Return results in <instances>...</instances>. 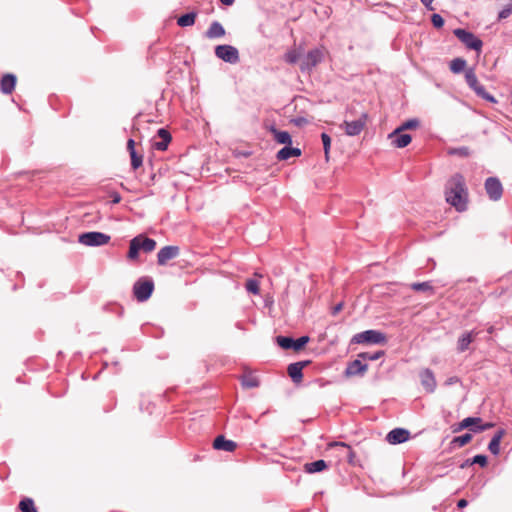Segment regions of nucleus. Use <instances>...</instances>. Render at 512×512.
Listing matches in <instances>:
<instances>
[{
    "label": "nucleus",
    "instance_id": "obj_1",
    "mask_svg": "<svg viewBox=\"0 0 512 512\" xmlns=\"http://www.w3.org/2000/svg\"><path fill=\"white\" fill-rule=\"evenodd\" d=\"M445 196L446 201L457 211L463 212L467 209L468 191L461 174H455L448 180Z\"/></svg>",
    "mask_w": 512,
    "mask_h": 512
},
{
    "label": "nucleus",
    "instance_id": "obj_2",
    "mask_svg": "<svg viewBox=\"0 0 512 512\" xmlns=\"http://www.w3.org/2000/svg\"><path fill=\"white\" fill-rule=\"evenodd\" d=\"M156 247V241L152 238H148L144 235H138L131 239L129 244L128 259L136 260L139 257V251L142 250L145 253L152 252Z\"/></svg>",
    "mask_w": 512,
    "mask_h": 512
},
{
    "label": "nucleus",
    "instance_id": "obj_3",
    "mask_svg": "<svg viewBox=\"0 0 512 512\" xmlns=\"http://www.w3.org/2000/svg\"><path fill=\"white\" fill-rule=\"evenodd\" d=\"M325 53L324 47H316L308 51L300 61V70L303 73H310L318 64L323 62Z\"/></svg>",
    "mask_w": 512,
    "mask_h": 512
},
{
    "label": "nucleus",
    "instance_id": "obj_4",
    "mask_svg": "<svg viewBox=\"0 0 512 512\" xmlns=\"http://www.w3.org/2000/svg\"><path fill=\"white\" fill-rule=\"evenodd\" d=\"M481 423L482 419L480 417H467L453 427V432L457 433L462 431L463 429L469 428L472 432L478 433L488 430L494 426V424L491 422H487L484 424Z\"/></svg>",
    "mask_w": 512,
    "mask_h": 512
},
{
    "label": "nucleus",
    "instance_id": "obj_5",
    "mask_svg": "<svg viewBox=\"0 0 512 512\" xmlns=\"http://www.w3.org/2000/svg\"><path fill=\"white\" fill-rule=\"evenodd\" d=\"M154 290V282L151 278L141 277L133 285V294L139 302L147 301Z\"/></svg>",
    "mask_w": 512,
    "mask_h": 512
},
{
    "label": "nucleus",
    "instance_id": "obj_6",
    "mask_svg": "<svg viewBox=\"0 0 512 512\" xmlns=\"http://www.w3.org/2000/svg\"><path fill=\"white\" fill-rule=\"evenodd\" d=\"M465 80L467 85L476 93L477 96L491 102L496 103L495 97L486 92L483 85H481L477 79V76L472 68H469L465 72Z\"/></svg>",
    "mask_w": 512,
    "mask_h": 512
},
{
    "label": "nucleus",
    "instance_id": "obj_7",
    "mask_svg": "<svg viewBox=\"0 0 512 512\" xmlns=\"http://www.w3.org/2000/svg\"><path fill=\"white\" fill-rule=\"evenodd\" d=\"M111 237L108 234L91 231L85 232L79 235L78 241L80 244L89 246V247H98L103 246L109 243Z\"/></svg>",
    "mask_w": 512,
    "mask_h": 512
},
{
    "label": "nucleus",
    "instance_id": "obj_8",
    "mask_svg": "<svg viewBox=\"0 0 512 512\" xmlns=\"http://www.w3.org/2000/svg\"><path fill=\"white\" fill-rule=\"evenodd\" d=\"M351 342L356 343V344H362V343L385 344L386 336L384 333H382L378 330H366V331L355 334L353 336Z\"/></svg>",
    "mask_w": 512,
    "mask_h": 512
},
{
    "label": "nucleus",
    "instance_id": "obj_9",
    "mask_svg": "<svg viewBox=\"0 0 512 512\" xmlns=\"http://www.w3.org/2000/svg\"><path fill=\"white\" fill-rule=\"evenodd\" d=\"M453 33L466 46V48L477 52L481 51L483 42L472 32H469L462 28H457L453 31Z\"/></svg>",
    "mask_w": 512,
    "mask_h": 512
},
{
    "label": "nucleus",
    "instance_id": "obj_10",
    "mask_svg": "<svg viewBox=\"0 0 512 512\" xmlns=\"http://www.w3.org/2000/svg\"><path fill=\"white\" fill-rule=\"evenodd\" d=\"M215 55L217 58L230 64H236L239 62L240 59L238 49L228 44L216 46Z\"/></svg>",
    "mask_w": 512,
    "mask_h": 512
},
{
    "label": "nucleus",
    "instance_id": "obj_11",
    "mask_svg": "<svg viewBox=\"0 0 512 512\" xmlns=\"http://www.w3.org/2000/svg\"><path fill=\"white\" fill-rule=\"evenodd\" d=\"M276 341L277 344L285 350L293 349L295 351H299L309 342V337L301 336L298 339H293L288 336H278Z\"/></svg>",
    "mask_w": 512,
    "mask_h": 512
},
{
    "label": "nucleus",
    "instance_id": "obj_12",
    "mask_svg": "<svg viewBox=\"0 0 512 512\" xmlns=\"http://www.w3.org/2000/svg\"><path fill=\"white\" fill-rule=\"evenodd\" d=\"M485 190L492 201L500 200L503 194L502 184L497 177H489L486 179Z\"/></svg>",
    "mask_w": 512,
    "mask_h": 512
},
{
    "label": "nucleus",
    "instance_id": "obj_13",
    "mask_svg": "<svg viewBox=\"0 0 512 512\" xmlns=\"http://www.w3.org/2000/svg\"><path fill=\"white\" fill-rule=\"evenodd\" d=\"M366 118H367V115L362 114V116L357 120L344 121L343 124L341 125V128L344 129L346 135L357 136L364 129L365 124H366Z\"/></svg>",
    "mask_w": 512,
    "mask_h": 512
},
{
    "label": "nucleus",
    "instance_id": "obj_14",
    "mask_svg": "<svg viewBox=\"0 0 512 512\" xmlns=\"http://www.w3.org/2000/svg\"><path fill=\"white\" fill-rule=\"evenodd\" d=\"M180 249L178 246L168 245L164 246L158 251L157 262L163 266L167 264L169 260L176 258L179 255Z\"/></svg>",
    "mask_w": 512,
    "mask_h": 512
},
{
    "label": "nucleus",
    "instance_id": "obj_15",
    "mask_svg": "<svg viewBox=\"0 0 512 512\" xmlns=\"http://www.w3.org/2000/svg\"><path fill=\"white\" fill-rule=\"evenodd\" d=\"M409 437H410V432L407 429L395 428L387 434L386 440L390 444L395 445V444H401V443L406 442L409 439Z\"/></svg>",
    "mask_w": 512,
    "mask_h": 512
},
{
    "label": "nucleus",
    "instance_id": "obj_16",
    "mask_svg": "<svg viewBox=\"0 0 512 512\" xmlns=\"http://www.w3.org/2000/svg\"><path fill=\"white\" fill-rule=\"evenodd\" d=\"M419 376L421 379V384L424 387V389L429 393L434 392L436 389L437 383H436V379H435V376H434L432 370L429 368H426L420 372Z\"/></svg>",
    "mask_w": 512,
    "mask_h": 512
},
{
    "label": "nucleus",
    "instance_id": "obj_17",
    "mask_svg": "<svg viewBox=\"0 0 512 512\" xmlns=\"http://www.w3.org/2000/svg\"><path fill=\"white\" fill-rule=\"evenodd\" d=\"M157 137L160 140L153 142V144H152L153 148L158 151H165L171 141V135H170L169 131L164 128H160L157 132Z\"/></svg>",
    "mask_w": 512,
    "mask_h": 512
},
{
    "label": "nucleus",
    "instance_id": "obj_18",
    "mask_svg": "<svg viewBox=\"0 0 512 512\" xmlns=\"http://www.w3.org/2000/svg\"><path fill=\"white\" fill-rule=\"evenodd\" d=\"M307 362H295L291 363L288 368L287 372L292 381L296 384L300 383L303 378L302 370L306 366Z\"/></svg>",
    "mask_w": 512,
    "mask_h": 512
},
{
    "label": "nucleus",
    "instance_id": "obj_19",
    "mask_svg": "<svg viewBox=\"0 0 512 512\" xmlns=\"http://www.w3.org/2000/svg\"><path fill=\"white\" fill-rule=\"evenodd\" d=\"M360 359L361 358L355 359L348 363L345 370V374L347 376L363 375L366 372L368 366L367 364L363 363Z\"/></svg>",
    "mask_w": 512,
    "mask_h": 512
},
{
    "label": "nucleus",
    "instance_id": "obj_20",
    "mask_svg": "<svg viewBox=\"0 0 512 512\" xmlns=\"http://www.w3.org/2000/svg\"><path fill=\"white\" fill-rule=\"evenodd\" d=\"M213 448L226 452H233L237 448L236 442L227 440L223 435H219L214 439Z\"/></svg>",
    "mask_w": 512,
    "mask_h": 512
},
{
    "label": "nucleus",
    "instance_id": "obj_21",
    "mask_svg": "<svg viewBox=\"0 0 512 512\" xmlns=\"http://www.w3.org/2000/svg\"><path fill=\"white\" fill-rule=\"evenodd\" d=\"M478 335V332L472 330L463 333L457 341V350L462 353L469 348V345L473 342L474 338Z\"/></svg>",
    "mask_w": 512,
    "mask_h": 512
},
{
    "label": "nucleus",
    "instance_id": "obj_22",
    "mask_svg": "<svg viewBox=\"0 0 512 512\" xmlns=\"http://www.w3.org/2000/svg\"><path fill=\"white\" fill-rule=\"evenodd\" d=\"M225 35L223 25L218 21H213L205 32V37L208 39H217Z\"/></svg>",
    "mask_w": 512,
    "mask_h": 512
},
{
    "label": "nucleus",
    "instance_id": "obj_23",
    "mask_svg": "<svg viewBox=\"0 0 512 512\" xmlns=\"http://www.w3.org/2000/svg\"><path fill=\"white\" fill-rule=\"evenodd\" d=\"M16 77L13 74H6L2 77L0 82V88L2 93L11 94L15 89Z\"/></svg>",
    "mask_w": 512,
    "mask_h": 512
},
{
    "label": "nucleus",
    "instance_id": "obj_24",
    "mask_svg": "<svg viewBox=\"0 0 512 512\" xmlns=\"http://www.w3.org/2000/svg\"><path fill=\"white\" fill-rule=\"evenodd\" d=\"M392 144L397 148H404L408 146L412 140L411 135L407 133H398L395 136L392 133L389 134Z\"/></svg>",
    "mask_w": 512,
    "mask_h": 512
},
{
    "label": "nucleus",
    "instance_id": "obj_25",
    "mask_svg": "<svg viewBox=\"0 0 512 512\" xmlns=\"http://www.w3.org/2000/svg\"><path fill=\"white\" fill-rule=\"evenodd\" d=\"M505 435L504 429H499L492 437L489 445L488 450L495 456H497L500 453V443L502 438Z\"/></svg>",
    "mask_w": 512,
    "mask_h": 512
},
{
    "label": "nucleus",
    "instance_id": "obj_26",
    "mask_svg": "<svg viewBox=\"0 0 512 512\" xmlns=\"http://www.w3.org/2000/svg\"><path fill=\"white\" fill-rule=\"evenodd\" d=\"M301 155V150L299 148L285 146L277 152L278 160H287L291 157H298Z\"/></svg>",
    "mask_w": 512,
    "mask_h": 512
},
{
    "label": "nucleus",
    "instance_id": "obj_27",
    "mask_svg": "<svg viewBox=\"0 0 512 512\" xmlns=\"http://www.w3.org/2000/svg\"><path fill=\"white\" fill-rule=\"evenodd\" d=\"M328 467L327 463L323 459H319L313 462L306 463L304 465V471L310 474L321 472Z\"/></svg>",
    "mask_w": 512,
    "mask_h": 512
},
{
    "label": "nucleus",
    "instance_id": "obj_28",
    "mask_svg": "<svg viewBox=\"0 0 512 512\" xmlns=\"http://www.w3.org/2000/svg\"><path fill=\"white\" fill-rule=\"evenodd\" d=\"M271 133L274 136V140L279 144H284L286 146L292 143L291 135L287 131L277 130L275 127L271 128Z\"/></svg>",
    "mask_w": 512,
    "mask_h": 512
},
{
    "label": "nucleus",
    "instance_id": "obj_29",
    "mask_svg": "<svg viewBox=\"0 0 512 512\" xmlns=\"http://www.w3.org/2000/svg\"><path fill=\"white\" fill-rule=\"evenodd\" d=\"M196 17H197V14L195 12H189V13L183 14L177 19V24L180 27L192 26L195 23Z\"/></svg>",
    "mask_w": 512,
    "mask_h": 512
},
{
    "label": "nucleus",
    "instance_id": "obj_30",
    "mask_svg": "<svg viewBox=\"0 0 512 512\" xmlns=\"http://www.w3.org/2000/svg\"><path fill=\"white\" fill-rule=\"evenodd\" d=\"M472 440V435L470 433H465L464 435L454 437L450 442L451 448H461L468 444Z\"/></svg>",
    "mask_w": 512,
    "mask_h": 512
},
{
    "label": "nucleus",
    "instance_id": "obj_31",
    "mask_svg": "<svg viewBox=\"0 0 512 512\" xmlns=\"http://www.w3.org/2000/svg\"><path fill=\"white\" fill-rule=\"evenodd\" d=\"M241 384L245 388H255L259 386V380L253 374H245L241 377Z\"/></svg>",
    "mask_w": 512,
    "mask_h": 512
},
{
    "label": "nucleus",
    "instance_id": "obj_32",
    "mask_svg": "<svg viewBox=\"0 0 512 512\" xmlns=\"http://www.w3.org/2000/svg\"><path fill=\"white\" fill-rule=\"evenodd\" d=\"M466 64L465 59L460 57L455 58L450 62V70L455 74H459L465 70Z\"/></svg>",
    "mask_w": 512,
    "mask_h": 512
},
{
    "label": "nucleus",
    "instance_id": "obj_33",
    "mask_svg": "<svg viewBox=\"0 0 512 512\" xmlns=\"http://www.w3.org/2000/svg\"><path fill=\"white\" fill-rule=\"evenodd\" d=\"M18 508L20 512H37L34 506V501L31 498H24L20 501Z\"/></svg>",
    "mask_w": 512,
    "mask_h": 512
},
{
    "label": "nucleus",
    "instance_id": "obj_34",
    "mask_svg": "<svg viewBox=\"0 0 512 512\" xmlns=\"http://www.w3.org/2000/svg\"><path fill=\"white\" fill-rule=\"evenodd\" d=\"M419 126V121L417 119H409L407 120L406 122H404L400 127H398L397 129H395L393 132H392V135H396L400 132H403L404 130H408V129H415Z\"/></svg>",
    "mask_w": 512,
    "mask_h": 512
},
{
    "label": "nucleus",
    "instance_id": "obj_35",
    "mask_svg": "<svg viewBox=\"0 0 512 512\" xmlns=\"http://www.w3.org/2000/svg\"><path fill=\"white\" fill-rule=\"evenodd\" d=\"M300 58V52L296 49H290L284 55V59L289 64H295Z\"/></svg>",
    "mask_w": 512,
    "mask_h": 512
},
{
    "label": "nucleus",
    "instance_id": "obj_36",
    "mask_svg": "<svg viewBox=\"0 0 512 512\" xmlns=\"http://www.w3.org/2000/svg\"><path fill=\"white\" fill-rule=\"evenodd\" d=\"M383 355H384V351L379 350V351H376V352H373V353H371V352H363V353H360L358 355V357L363 359V360L375 361V360H378L379 358H381Z\"/></svg>",
    "mask_w": 512,
    "mask_h": 512
},
{
    "label": "nucleus",
    "instance_id": "obj_37",
    "mask_svg": "<svg viewBox=\"0 0 512 512\" xmlns=\"http://www.w3.org/2000/svg\"><path fill=\"white\" fill-rule=\"evenodd\" d=\"M329 446L330 447H343V448H346L348 450L347 460H348L349 463H353V460H354V457H355V453L353 452V450L351 449V447L348 444H346L345 442L336 441V442H332Z\"/></svg>",
    "mask_w": 512,
    "mask_h": 512
},
{
    "label": "nucleus",
    "instance_id": "obj_38",
    "mask_svg": "<svg viewBox=\"0 0 512 512\" xmlns=\"http://www.w3.org/2000/svg\"><path fill=\"white\" fill-rule=\"evenodd\" d=\"M512 14V0H507V3L498 13V20L507 19Z\"/></svg>",
    "mask_w": 512,
    "mask_h": 512
},
{
    "label": "nucleus",
    "instance_id": "obj_39",
    "mask_svg": "<svg viewBox=\"0 0 512 512\" xmlns=\"http://www.w3.org/2000/svg\"><path fill=\"white\" fill-rule=\"evenodd\" d=\"M411 289L414 291H433V287L429 281L412 283Z\"/></svg>",
    "mask_w": 512,
    "mask_h": 512
},
{
    "label": "nucleus",
    "instance_id": "obj_40",
    "mask_svg": "<svg viewBox=\"0 0 512 512\" xmlns=\"http://www.w3.org/2000/svg\"><path fill=\"white\" fill-rule=\"evenodd\" d=\"M245 288L249 293L257 295L259 293V282L255 279H248Z\"/></svg>",
    "mask_w": 512,
    "mask_h": 512
},
{
    "label": "nucleus",
    "instance_id": "obj_41",
    "mask_svg": "<svg viewBox=\"0 0 512 512\" xmlns=\"http://www.w3.org/2000/svg\"><path fill=\"white\" fill-rule=\"evenodd\" d=\"M321 140H322V143H323V149H324L325 158H326V160H328L329 159L330 147H331V138H330V136L328 134L322 133L321 134Z\"/></svg>",
    "mask_w": 512,
    "mask_h": 512
},
{
    "label": "nucleus",
    "instance_id": "obj_42",
    "mask_svg": "<svg viewBox=\"0 0 512 512\" xmlns=\"http://www.w3.org/2000/svg\"><path fill=\"white\" fill-rule=\"evenodd\" d=\"M129 154H130V157H131V166H132V168L134 170L138 169L142 165V163H143L142 155H138L136 153V151L135 152H131Z\"/></svg>",
    "mask_w": 512,
    "mask_h": 512
},
{
    "label": "nucleus",
    "instance_id": "obj_43",
    "mask_svg": "<svg viewBox=\"0 0 512 512\" xmlns=\"http://www.w3.org/2000/svg\"><path fill=\"white\" fill-rule=\"evenodd\" d=\"M449 153L452 155H459L461 157H467V156H469L470 151H469V148L463 146V147L451 149L449 151Z\"/></svg>",
    "mask_w": 512,
    "mask_h": 512
},
{
    "label": "nucleus",
    "instance_id": "obj_44",
    "mask_svg": "<svg viewBox=\"0 0 512 512\" xmlns=\"http://www.w3.org/2000/svg\"><path fill=\"white\" fill-rule=\"evenodd\" d=\"M471 463L479 464L481 467H485L487 465V457L483 454L475 455L471 458Z\"/></svg>",
    "mask_w": 512,
    "mask_h": 512
},
{
    "label": "nucleus",
    "instance_id": "obj_45",
    "mask_svg": "<svg viewBox=\"0 0 512 512\" xmlns=\"http://www.w3.org/2000/svg\"><path fill=\"white\" fill-rule=\"evenodd\" d=\"M431 22L436 28H441L444 25V19L439 14H433L431 17Z\"/></svg>",
    "mask_w": 512,
    "mask_h": 512
},
{
    "label": "nucleus",
    "instance_id": "obj_46",
    "mask_svg": "<svg viewBox=\"0 0 512 512\" xmlns=\"http://www.w3.org/2000/svg\"><path fill=\"white\" fill-rule=\"evenodd\" d=\"M127 150L129 151V153L131 152H135V141L130 138L128 141H127Z\"/></svg>",
    "mask_w": 512,
    "mask_h": 512
},
{
    "label": "nucleus",
    "instance_id": "obj_47",
    "mask_svg": "<svg viewBox=\"0 0 512 512\" xmlns=\"http://www.w3.org/2000/svg\"><path fill=\"white\" fill-rule=\"evenodd\" d=\"M421 3L428 9L433 11L435 8L432 6L434 0H420Z\"/></svg>",
    "mask_w": 512,
    "mask_h": 512
},
{
    "label": "nucleus",
    "instance_id": "obj_48",
    "mask_svg": "<svg viewBox=\"0 0 512 512\" xmlns=\"http://www.w3.org/2000/svg\"><path fill=\"white\" fill-rule=\"evenodd\" d=\"M468 504V501L466 499H460L458 502H457V508L459 509H463L467 506Z\"/></svg>",
    "mask_w": 512,
    "mask_h": 512
},
{
    "label": "nucleus",
    "instance_id": "obj_49",
    "mask_svg": "<svg viewBox=\"0 0 512 512\" xmlns=\"http://www.w3.org/2000/svg\"><path fill=\"white\" fill-rule=\"evenodd\" d=\"M120 201H121V196H120L118 193H116L115 195H113L112 202H113L114 204L119 203Z\"/></svg>",
    "mask_w": 512,
    "mask_h": 512
},
{
    "label": "nucleus",
    "instance_id": "obj_50",
    "mask_svg": "<svg viewBox=\"0 0 512 512\" xmlns=\"http://www.w3.org/2000/svg\"><path fill=\"white\" fill-rule=\"evenodd\" d=\"M342 303H339L337 304L334 308H333V314H337L341 309H342Z\"/></svg>",
    "mask_w": 512,
    "mask_h": 512
},
{
    "label": "nucleus",
    "instance_id": "obj_51",
    "mask_svg": "<svg viewBox=\"0 0 512 512\" xmlns=\"http://www.w3.org/2000/svg\"><path fill=\"white\" fill-rule=\"evenodd\" d=\"M470 465H473V463H471V459H467L465 460L462 464H461V468H465V467H468Z\"/></svg>",
    "mask_w": 512,
    "mask_h": 512
},
{
    "label": "nucleus",
    "instance_id": "obj_52",
    "mask_svg": "<svg viewBox=\"0 0 512 512\" xmlns=\"http://www.w3.org/2000/svg\"><path fill=\"white\" fill-rule=\"evenodd\" d=\"M223 5L230 6L232 5L235 0H219Z\"/></svg>",
    "mask_w": 512,
    "mask_h": 512
},
{
    "label": "nucleus",
    "instance_id": "obj_53",
    "mask_svg": "<svg viewBox=\"0 0 512 512\" xmlns=\"http://www.w3.org/2000/svg\"><path fill=\"white\" fill-rule=\"evenodd\" d=\"M302 122H305V119H304V118H299V119L295 120V123H296L297 125H300Z\"/></svg>",
    "mask_w": 512,
    "mask_h": 512
}]
</instances>
